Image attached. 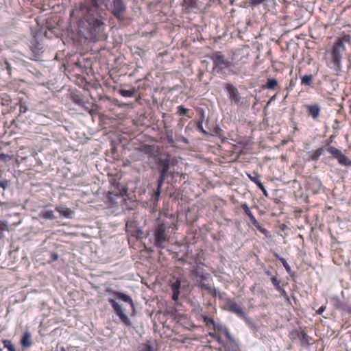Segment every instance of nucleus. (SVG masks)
<instances>
[{
  "label": "nucleus",
  "mask_w": 351,
  "mask_h": 351,
  "mask_svg": "<svg viewBox=\"0 0 351 351\" xmlns=\"http://www.w3.org/2000/svg\"><path fill=\"white\" fill-rule=\"evenodd\" d=\"M88 5L81 4L80 8L73 10L71 18L79 17L77 22L78 32L86 39L98 40L103 38L104 23L94 15L98 8L97 0H88Z\"/></svg>",
  "instance_id": "1"
},
{
  "label": "nucleus",
  "mask_w": 351,
  "mask_h": 351,
  "mask_svg": "<svg viewBox=\"0 0 351 351\" xmlns=\"http://www.w3.org/2000/svg\"><path fill=\"white\" fill-rule=\"evenodd\" d=\"M109 292L114 298H109L108 300L109 304L113 308L114 313L119 317L121 322L123 323L126 326H130L132 325V322L128 315L125 313V309L123 308V306L117 302L116 300H119L125 303H128L131 306L132 311H134L135 305L132 298L129 295L117 291H109Z\"/></svg>",
  "instance_id": "2"
},
{
  "label": "nucleus",
  "mask_w": 351,
  "mask_h": 351,
  "mask_svg": "<svg viewBox=\"0 0 351 351\" xmlns=\"http://www.w3.org/2000/svg\"><path fill=\"white\" fill-rule=\"evenodd\" d=\"M176 230L177 226L174 221L171 223L165 220L156 221V224L153 230L154 237V245L158 248L164 249L166 247V244L170 239V230Z\"/></svg>",
  "instance_id": "3"
},
{
  "label": "nucleus",
  "mask_w": 351,
  "mask_h": 351,
  "mask_svg": "<svg viewBox=\"0 0 351 351\" xmlns=\"http://www.w3.org/2000/svg\"><path fill=\"white\" fill-rule=\"evenodd\" d=\"M343 38H338L334 43L330 53V58L327 66L337 73L341 71V60L343 53L346 51V47Z\"/></svg>",
  "instance_id": "4"
},
{
  "label": "nucleus",
  "mask_w": 351,
  "mask_h": 351,
  "mask_svg": "<svg viewBox=\"0 0 351 351\" xmlns=\"http://www.w3.org/2000/svg\"><path fill=\"white\" fill-rule=\"evenodd\" d=\"M158 164L160 167V176L158 180L157 189L156 191H154L152 194V199L154 203L159 200L160 195L161 193V187L166 178L167 177V173L169 169L171 161L169 158H167L165 159H160L158 162Z\"/></svg>",
  "instance_id": "5"
},
{
  "label": "nucleus",
  "mask_w": 351,
  "mask_h": 351,
  "mask_svg": "<svg viewBox=\"0 0 351 351\" xmlns=\"http://www.w3.org/2000/svg\"><path fill=\"white\" fill-rule=\"evenodd\" d=\"M210 59L213 62V69L217 72L221 71L223 69L229 67L232 64L221 51H215L210 56Z\"/></svg>",
  "instance_id": "6"
},
{
  "label": "nucleus",
  "mask_w": 351,
  "mask_h": 351,
  "mask_svg": "<svg viewBox=\"0 0 351 351\" xmlns=\"http://www.w3.org/2000/svg\"><path fill=\"white\" fill-rule=\"evenodd\" d=\"M125 188L117 183L116 185L114 184L110 190L108 191V199L112 204H118V199L123 200V197L125 195Z\"/></svg>",
  "instance_id": "7"
},
{
  "label": "nucleus",
  "mask_w": 351,
  "mask_h": 351,
  "mask_svg": "<svg viewBox=\"0 0 351 351\" xmlns=\"http://www.w3.org/2000/svg\"><path fill=\"white\" fill-rule=\"evenodd\" d=\"M249 59V52L245 48L235 49L232 53V64L241 66L245 64Z\"/></svg>",
  "instance_id": "8"
},
{
  "label": "nucleus",
  "mask_w": 351,
  "mask_h": 351,
  "mask_svg": "<svg viewBox=\"0 0 351 351\" xmlns=\"http://www.w3.org/2000/svg\"><path fill=\"white\" fill-rule=\"evenodd\" d=\"M213 329L215 331L213 332H209V335L217 341L219 343H223L220 334H223L226 338L230 341L234 340L233 337L226 326L220 324L215 323V324L213 326Z\"/></svg>",
  "instance_id": "9"
},
{
  "label": "nucleus",
  "mask_w": 351,
  "mask_h": 351,
  "mask_svg": "<svg viewBox=\"0 0 351 351\" xmlns=\"http://www.w3.org/2000/svg\"><path fill=\"white\" fill-rule=\"evenodd\" d=\"M326 151L330 154L334 158L337 160L339 165L345 167L351 166V160L344 155L339 149L333 146H329L326 148Z\"/></svg>",
  "instance_id": "10"
},
{
  "label": "nucleus",
  "mask_w": 351,
  "mask_h": 351,
  "mask_svg": "<svg viewBox=\"0 0 351 351\" xmlns=\"http://www.w3.org/2000/svg\"><path fill=\"white\" fill-rule=\"evenodd\" d=\"M126 12V5L123 0H113L111 5V12L113 16L119 21L124 19V14Z\"/></svg>",
  "instance_id": "11"
},
{
  "label": "nucleus",
  "mask_w": 351,
  "mask_h": 351,
  "mask_svg": "<svg viewBox=\"0 0 351 351\" xmlns=\"http://www.w3.org/2000/svg\"><path fill=\"white\" fill-rule=\"evenodd\" d=\"M224 88H226L228 98L232 104H234L237 106H241V97L239 95V92L236 86H234L232 84L226 83L224 84Z\"/></svg>",
  "instance_id": "12"
},
{
  "label": "nucleus",
  "mask_w": 351,
  "mask_h": 351,
  "mask_svg": "<svg viewBox=\"0 0 351 351\" xmlns=\"http://www.w3.org/2000/svg\"><path fill=\"white\" fill-rule=\"evenodd\" d=\"M225 309L237 315L241 318H245V314L242 308L237 304L234 300L227 299L225 302Z\"/></svg>",
  "instance_id": "13"
},
{
  "label": "nucleus",
  "mask_w": 351,
  "mask_h": 351,
  "mask_svg": "<svg viewBox=\"0 0 351 351\" xmlns=\"http://www.w3.org/2000/svg\"><path fill=\"white\" fill-rule=\"evenodd\" d=\"M306 108L308 114L314 119L316 120L319 118L321 112V107L318 104L306 105Z\"/></svg>",
  "instance_id": "14"
},
{
  "label": "nucleus",
  "mask_w": 351,
  "mask_h": 351,
  "mask_svg": "<svg viewBox=\"0 0 351 351\" xmlns=\"http://www.w3.org/2000/svg\"><path fill=\"white\" fill-rule=\"evenodd\" d=\"M171 287L173 292L172 300L177 301L180 293V290L181 288V282L179 280H176L174 282L172 283Z\"/></svg>",
  "instance_id": "15"
},
{
  "label": "nucleus",
  "mask_w": 351,
  "mask_h": 351,
  "mask_svg": "<svg viewBox=\"0 0 351 351\" xmlns=\"http://www.w3.org/2000/svg\"><path fill=\"white\" fill-rule=\"evenodd\" d=\"M56 210L60 213L61 216L65 218L71 219L74 215V211L71 208L65 206H57Z\"/></svg>",
  "instance_id": "16"
},
{
  "label": "nucleus",
  "mask_w": 351,
  "mask_h": 351,
  "mask_svg": "<svg viewBox=\"0 0 351 351\" xmlns=\"http://www.w3.org/2000/svg\"><path fill=\"white\" fill-rule=\"evenodd\" d=\"M198 0H184L182 5L188 12H191L193 10L197 8Z\"/></svg>",
  "instance_id": "17"
},
{
  "label": "nucleus",
  "mask_w": 351,
  "mask_h": 351,
  "mask_svg": "<svg viewBox=\"0 0 351 351\" xmlns=\"http://www.w3.org/2000/svg\"><path fill=\"white\" fill-rule=\"evenodd\" d=\"M38 217L42 219L53 220L56 218L54 212L51 210L43 209L38 213Z\"/></svg>",
  "instance_id": "18"
},
{
  "label": "nucleus",
  "mask_w": 351,
  "mask_h": 351,
  "mask_svg": "<svg viewBox=\"0 0 351 351\" xmlns=\"http://www.w3.org/2000/svg\"><path fill=\"white\" fill-rule=\"evenodd\" d=\"M324 152V147H320L319 149H317L315 151H312L308 152V156L311 160L313 161H317L319 160V157L323 154Z\"/></svg>",
  "instance_id": "19"
},
{
  "label": "nucleus",
  "mask_w": 351,
  "mask_h": 351,
  "mask_svg": "<svg viewBox=\"0 0 351 351\" xmlns=\"http://www.w3.org/2000/svg\"><path fill=\"white\" fill-rule=\"evenodd\" d=\"M278 86V81L274 78L267 79V83L263 86L264 89L274 90Z\"/></svg>",
  "instance_id": "20"
},
{
  "label": "nucleus",
  "mask_w": 351,
  "mask_h": 351,
  "mask_svg": "<svg viewBox=\"0 0 351 351\" xmlns=\"http://www.w3.org/2000/svg\"><path fill=\"white\" fill-rule=\"evenodd\" d=\"M247 175L250 180L256 184L257 186L263 184L261 181V176L258 173L253 171L252 173H247Z\"/></svg>",
  "instance_id": "21"
},
{
  "label": "nucleus",
  "mask_w": 351,
  "mask_h": 351,
  "mask_svg": "<svg viewBox=\"0 0 351 351\" xmlns=\"http://www.w3.org/2000/svg\"><path fill=\"white\" fill-rule=\"evenodd\" d=\"M253 226H254L257 230L263 234L265 236L268 237L269 236V231L265 228L263 226H262L260 223L256 219V218L253 219L252 221H250Z\"/></svg>",
  "instance_id": "22"
},
{
  "label": "nucleus",
  "mask_w": 351,
  "mask_h": 351,
  "mask_svg": "<svg viewBox=\"0 0 351 351\" xmlns=\"http://www.w3.org/2000/svg\"><path fill=\"white\" fill-rule=\"evenodd\" d=\"M199 287L204 290L207 291L209 293L212 294L213 296H216V290L215 288L212 287L210 285L201 282L199 285Z\"/></svg>",
  "instance_id": "23"
},
{
  "label": "nucleus",
  "mask_w": 351,
  "mask_h": 351,
  "mask_svg": "<svg viewBox=\"0 0 351 351\" xmlns=\"http://www.w3.org/2000/svg\"><path fill=\"white\" fill-rule=\"evenodd\" d=\"M241 207L243 210L245 215L249 217L250 221H252L253 219L255 218L253 213L250 210V208H249V206H247V204L246 203L242 204L241 205Z\"/></svg>",
  "instance_id": "24"
},
{
  "label": "nucleus",
  "mask_w": 351,
  "mask_h": 351,
  "mask_svg": "<svg viewBox=\"0 0 351 351\" xmlns=\"http://www.w3.org/2000/svg\"><path fill=\"white\" fill-rule=\"evenodd\" d=\"M275 0H250L249 3L252 7H256L261 4L267 5L269 2H274Z\"/></svg>",
  "instance_id": "25"
},
{
  "label": "nucleus",
  "mask_w": 351,
  "mask_h": 351,
  "mask_svg": "<svg viewBox=\"0 0 351 351\" xmlns=\"http://www.w3.org/2000/svg\"><path fill=\"white\" fill-rule=\"evenodd\" d=\"M31 335L29 332H25L21 339V344L23 346L29 347L32 345L31 342Z\"/></svg>",
  "instance_id": "26"
},
{
  "label": "nucleus",
  "mask_w": 351,
  "mask_h": 351,
  "mask_svg": "<svg viewBox=\"0 0 351 351\" xmlns=\"http://www.w3.org/2000/svg\"><path fill=\"white\" fill-rule=\"evenodd\" d=\"M313 83V75H306L301 78V84L302 85L311 86Z\"/></svg>",
  "instance_id": "27"
},
{
  "label": "nucleus",
  "mask_w": 351,
  "mask_h": 351,
  "mask_svg": "<svg viewBox=\"0 0 351 351\" xmlns=\"http://www.w3.org/2000/svg\"><path fill=\"white\" fill-rule=\"evenodd\" d=\"M119 93L121 96H123L124 97H132L135 93L134 89H130V90L120 89Z\"/></svg>",
  "instance_id": "28"
},
{
  "label": "nucleus",
  "mask_w": 351,
  "mask_h": 351,
  "mask_svg": "<svg viewBox=\"0 0 351 351\" xmlns=\"http://www.w3.org/2000/svg\"><path fill=\"white\" fill-rule=\"evenodd\" d=\"M312 338L309 337L304 331L301 332V342L302 344L309 345Z\"/></svg>",
  "instance_id": "29"
},
{
  "label": "nucleus",
  "mask_w": 351,
  "mask_h": 351,
  "mask_svg": "<svg viewBox=\"0 0 351 351\" xmlns=\"http://www.w3.org/2000/svg\"><path fill=\"white\" fill-rule=\"evenodd\" d=\"M3 344L5 348H8L9 351H16L14 345L12 341L9 339H5L3 341Z\"/></svg>",
  "instance_id": "30"
},
{
  "label": "nucleus",
  "mask_w": 351,
  "mask_h": 351,
  "mask_svg": "<svg viewBox=\"0 0 351 351\" xmlns=\"http://www.w3.org/2000/svg\"><path fill=\"white\" fill-rule=\"evenodd\" d=\"M141 150L146 154L152 155L153 154L154 147L152 145H145L141 148Z\"/></svg>",
  "instance_id": "31"
},
{
  "label": "nucleus",
  "mask_w": 351,
  "mask_h": 351,
  "mask_svg": "<svg viewBox=\"0 0 351 351\" xmlns=\"http://www.w3.org/2000/svg\"><path fill=\"white\" fill-rule=\"evenodd\" d=\"M271 281L278 291H281L280 280H279L276 276L271 277Z\"/></svg>",
  "instance_id": "32"
},
{
  "label": "nucleus",
  "mask_w": 351,
  "mask_h": 351,
  "mask_svg": "<svg viewBox=\"0 0 351 351\" xmlns=\"http://www.w3.org/2000/svg\"><path fill=\"white\" fill-rule=\"evenodd\" d=\"M202 319L206 326L210 325L213 326L215 324V322L212 317H208L206 315H202Z\"/></svg>",
  "instance_id": "33"
},
{
  "label": "nucleus",
  "mask_w": 351,
  "mask_h": 351,
  "mask_svg": "<svg viewBox=\"0 0 351 351\" xmlns=\"http://www.w3.org/2000/svg\"><path fill=\"white\" fill-rule=\"evenodd\" d=\"M188 111H189V109L186 108L184 106H179L178 107L177 113L180 116H183V115H185L188 112Z\"/></svg>",
  "instance_id": "34"
},
{
  "label": "nucleus",
  "mask_w": 351,
  "mask_h": 351,
  "mask_svg": "<svg viewBox=\"0 0 351 351\" xmlns=\"http://www.w3.org/2000/svg\"><path fill=\"white\" fill-rule=\"evenodd\" d=\"M340 309L345 313H351V304H343L341 305Z\"/></svg>",
  "instance_id": "35"
},
{
  "label": "nucleus",
  "mask_w": 351,
  "mask_h": 351,
  "mask_svg": "<svg viewBox=\"0 0 351 351\" xmlns=\"http://www.w3.org/2000/svg\"><path fill=\"white\" fill-rule=\"evenodd\" d=\"M280 261L282 263L283 266L285 267V269L288 273H290L291 271V267L287 263V261L284 258H280Z\"/></svg>",
  "instance_id": "36"
},
{
  "label": "nucleus",
  "mask_w": 351,
  "mask_h": 351,
  "mask_svg": "<svg viewBox=\"0 0 351 351\" xmlns=\"http://www.w3.org/2000/svg\"><path fill=\"white\" fill-rule=\"evenodd\" d=\"M263 192V193L264 194V195H265L266 197L268 196V193H267V191L266 190V189L265 188V186H263V184H261L259 186H258Z\"/></svg>",
  "instance_id": "37"
},
{
  "label": "nucleus",
  "mask_w": 351,
  "mask_h": 351,
  "mask_svg": "<svg viewBox=\"0 0 351 351\" xmlns=\"http://www.w3.org/2000/svg\"><path fill=\"white\" fill-rule=\"evenodd\" d=\"M167 138L169 144L173 145L174 143V140L171 135H167Z\"/></svg>",
  "instance_id": "38"
},
{
  "label": "nucleus",
  "mask_w": 351,
  "mask_h": 351,
  "mask_svg": "<svg viewBox=\"0 0 351 351\" xmlns=\"http://www.w3.org/2000/svg\"><path fill=\"white\" fill-rule=\"evenodd\" d=\"M326 309V306H322L317 311V313L318 315H321L322 314V313L325 311Z\"/></svg>",
  "instance_id": "39"
},
{
  "label": "nucleus",
  "mask_w": 351,
  "mask_h": 351,
  "mask_svg": "<svg viewBox=\"0 0 351 351\" xmlns=\"http://www.w3.org/2000/svg\"><path fill=\"white\" fill-rule=\"evenodd\" d=\"M4 64L5 65V68L6 69L8 70V71L9 73H10V71H11V66H10V64H9V62L6 60L4 61Z\"/></svg>",
  "instance_id": "40"
},
{
  "label": "nucleus",
  "mask_w": 351,
  "mask_h": 351,
  "mask_svg": "<svg viewBox=\"0 0 351 351\" xmlns=\"http://www.w3.org/2000/svg\"><path fill=\"white\" fill-rule=\"evenodd\" d=\"M276 97H277V93L274 95L272 97H271V98L269 99V100L267 103V105H269L271 102L275 101L276 99Z\"/></svg>",
  "instance_id": "41"
},
{
  "label": "nucleus",
  "mask_w": 351,
  "mask_h": 351,
  "mask_svg": "<svg viewBox=\"0 0 351 351\" xmlns=\"http://www.w3.org/2000/svg\"><path fill=\"white\" fill-rule=\"evenodd\" d=\"M180 141H182L183 143H186V144H188L189 143V140L186 137H184L183 136H182L180 137Z\"/></svg>",
  "instance_id": "42"
},
{
  "label": "nucleus",
  "mask_w": 351,
  "mask_h": 351,
  "mask_svg": "<svg viewBox=\"0 0 351 351\" xmlns=\"http://www.w3.org/2000/svg\"><path fill=\"white\" fill-rule=\"evenodd\" d=\"M146 351H154V348L150 345L146 346Z\"/></svg>",
  "instance_id": "43"
},
{
  "label": "nucleus",
  "mask_w": 351,
  "mask_h": 351,
  "mask_svg": "<svg viewBox=\"0 0 351 351\" xmlns=\"http://www.w3.org/2000/svg\"><path fill=\"white\" fill-rule=\"evenodd\" d=\"M7 186L6 182H0V186L5 189Z\"/></svg>",
  "instance_id": "44"
},
{
  "label": "nucleus",
  "mask_w": 351,
  "mask_h": 351,
  "mask_svg": "<svg viewBox=\"0 0 351 351\" xmlns=\"http://www.w3.org/2000/svg\"><path fill=\"white\" fill-rule=\"evenodd\" d=\"M293 128L294 131H298L299 130V128L298 127V123H295V122L293 123Z\"/></svg>",
  "instance_id": "45"
},
{
  "label": "nucleus",
  "mask_w": 351,
  "mask_h": 351,
  "mask_svg": "<svg viewBox=\"0 0 351 351\" xmlns=\"http://www.w3.org/2000/svg\"><path fill=\"white\" fill-rule=\"evenodd\" d=\"M281 294L284 296L287 295V293L285 290L281 287V291H280Z\"/></svg>",
  "instance_id": "46"
},
{
  "label": "nucleus",
  "mask_w": 351,
  "mask_h": 351,
  "mask_svg": "<svg viewBox=\"0 0 351 351\" xmlns=\"http://www.w3.org/2000/svg\"><path fill=\"white\" fill-rule=\"evenodd\" d=\"M265 274H266L267 276H271V272L270 271H269V270L266 271H265Z\"/></svg>",
  "instance_id": "47"
},
{
  "label": "nucleus",
  "mask_w": 351,
  "mask_h": 351,
  "mask_svg": "<svg viewBox=\"0 0 351 351\" xmlns=\"http://www.w3.org/2000/svg\"><path fill=\"white\" fill-rule=\"evenodd\" d=\"M315 182H316V184H317L318 186H321V182H320L319 181L316 180V181H315Z\"/></svg>",
  "instance_id": "48"
},
{
  "label": "nucleus",
  "mask_w": 351,
  "mask_h": 351,
  "mask_svg": "<svg viewBox=\"0 0 351 351\" xmlns=\"http://www.w3.org/2000/svg\"><path fill=\"white\" fill-rule=\"evenodd\" d=\"M3 158H4V154H0V160L3 159Z\"/></svg>",
  "instance_id": "49"
},
{
  "label": "nucleus",
  "mask_w": 351,
  "mask_h": 351,
  "mask_svg": "<svg viewBox=\"0 0 351 351\" xmlns=\"http://www.w3.org/2000/svg\"><path fill=\"white\" fill-rule=\"evenodd\" d=\"M60 351H66V349L64 347H62L60 348Z\"/></svg>",
  "instance_id": "50"
},
{
  "label": "nucleus",
  "mask_w": 351,
  "mask_h": 351,
  "mask_svg": "<svg viewBox=\"0 0 351 351\" xmlns=\"http://www.w3.org/2000/svg\"><path fill=\"white\" fill-rule=\"evenodd\" d=\"M198 128H199V129L203 130V129H202V125H201V124H199Z\"/></svg>",
  "instance_id": "51"
},
{
  "label": "nucleus",
  "mask_w": 351,
  "mask_h": 351,
  "mask_svg": "<svg viewBox=\"0 0 351 351\" xmlns=\"http://www.w3.org/2000/svg\"><path fill=\"white\" fill-rule=\"evenodd\" d=\"M1 229L2 230H7V229L5 228V226H3V228H1Z\"/></svg>",
  "instance_id": "52"
},
{
  "label": "nucleus",
  "mask_w": 351,
  "mask_h": 351,
  "mask_svg": "<svg viewBox=\"0 0 351 351\" xmlns=\"http://www.w3.org/2000/svg\"><path fill=\"white\" fill-rule=\"evenodd\" d=\"M1 229L2 230H7V229L5 228V226H3V228H1Z\"/></svg>",
  "instance_id": "53"
},
{
  "label": "nucleus",
  "mask_w": 351,
  "mask_h": 351,
  "mask_svg": "<svg viewBox=\"0 0 351 351\" xmlns=\"http://www.w3.org/2000/svg\"><path fill=\"white\" fill-rule=\"evenodd\" d=\"M20 111H21V112H23V110H22V106H21Z\"/></svg>",
  "instance_id": "54"
}]
</instances>
